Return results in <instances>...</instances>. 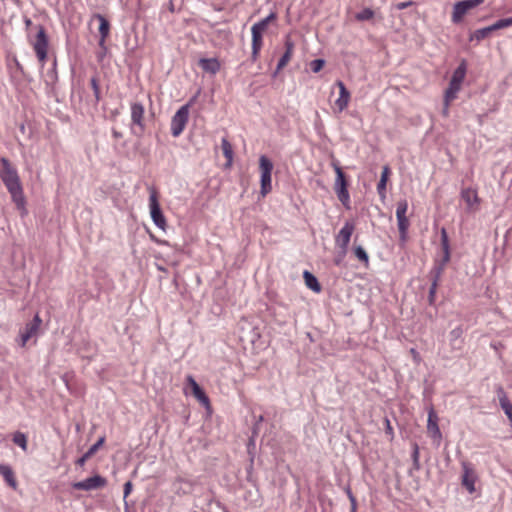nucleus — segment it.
Here are the masks:
<instances>
[{
	"instance_id": "obj_1",
	"label": "nucleus",
	"mask_w": 512,
	"mask_h": 512,
	"mask_svg": "<svg viewBox=\"0 0 512 512\" xmlns=\"http://www.w3.org/2000/svg\"><path fill=\"white\" fill-rule=\"evenodd\" d=\"M0 179L11 196L12 202L19 210L21 216L27 215V200L16 167L6 157L0 158Z\"/></svg>"
},
{
	"instance_id": "obj_2",
	"label": "nucleus",
	"mask_w": 512,
	"mask_h": 512,
	"mask_svg": "<svg viewBox=\"0 0 512 512\" xmlns=\"http://www.w3.org/2000/svg\"><path fill=\"white\" fill-rule=\"evenodd\" d=\"M335 174L336 179L334 183V190L337 194V197L339 201L343 204L344 207L347 209L350 208V194L347 189L348 183L346 180L345 173L343 172L342 168L340 167L339 163L337 161H334L331 163Z\"/></svg>"
},
{
	"instance_id": "obj_3",
	"label": "nucleus",
	"mask_w": 512,
	"mask_h": 512,
	"mask_svg": "<svg viewBox=\"0 0 512 512\" xmlns=\"http://www.w3.org/2000/svg\"><path fill=\"white\" fill-rule=\"evenodd\" d=\"M259 169L261 173L260 193L262 196H266L272 190V161L267 156L261 155L259 158Z\"/></svg>"
},
{
	"instance_id": "obj_4",
	"label": "nucleus",
	"mask_w": 512,
	"mask_h": 512,
	"mask_svg": "<svg viewBox=\"0 0 512 512\" xmlns=\"http://www.w3.org/2000/svg\"><path fill=\"white\" fill-rule=\"evenodd\" d=\"M36 30V37L31 44L39 62L41 63V66H43L47 58L49 41L45 28L42 25H38Z\"/></svg>"
},
{
	"instance_id": "obj_5",
	"label": "nucleus",
	"mask_w": 512,
	"mask_h": 512,
	"mask_svg": "<svg viewBox=\"0 0 512 512\" xmlns=\"http://www.w3.org/2000/svg\"><path fill=\"white\" fill-rule=\"evenodd\" d=\"M149 208H150V215L152 218L153 223L161 230L165 231L167 228V222L165 219V216L163 215V212L161 210L159 201H158V195L155 189H151L150 196H149Z\"/></svg>"
},
{
	"instance_id": "obj_6",
	"label": "nucleus",
	"mask_w": 512,
	"mask_h": 512,
	"mask_svg": "<svg viewBox=\"0 0 512 512\" xmlns=\"http://www.w3.org/2000/svg\"><path fill=\"white\" fill-rule=\"evenodd\" d=\"M189 119V104L181 106L171 119V134L178 137L185 129Z\"/></svg>"
},
{
	"instance_id": "obj_7",
	"label": "nucleus",
	"mask_w": 512,
	"mask_h": 512,
	"mask_svg": "<svg viewBox=\"0 0 512 512\" xmlns=\"http://www.w3.org/2000/svg\"><path fill=\"white\" fill-rule=\"evenodd\" d=\"M408 210V202L403 199L398 201L396 207V218H397V226L399 230L400 240L406 241L407 232L410 225L408 218L406 217V213Z\"/></svg>"
},
{
	"instance_id": "obj_8",
	"label": "nucleus",
	"mask_w": 512,
	"mask_h": 512,
	"mask_svg": "<svg viewBox=\"0 0 512 512\" xmlns=\"http://www.w3.org/2000/svg\"><path fill=\"white\" fill-rule=\"evenodd\" d=\"M483 2L484 0H463L456 2L453 6L451 21L454 24L460 23L469 10L477 7Z\"/></svg>"
},
{
	"instance_id": "obj_9",
	"label": "nucleus",
	"mask_w": 512,
	"mask_h": 512,
	"mask_svg": "<svg viewBox=\"0 0 512 512\" xmlns=\"http://www.w3.org/2000/svg\"><path fill=\"white\" fill-rule=\"evenodd\" d=\"M106 485V478L97 474L82 481L73 483L72 487L76 490L91 491L101 489Z\"/></svg>"
},
{
	"instance_id": "obj_10",
	"label": "nucleus",
	"mask_w": 512,
	"mask_h": 512,
	"mask_svg": "<svg viewBox=\"0 0 512 512\" xmlns=\"http://www.w3.org/2000/svg\"><path fill=\"white\" fill-rule=\"evenodd\" d=\"M354 230L355 225L350 221H346L335 237V243L341 250H343V255H346L347 253V248Z\"/></svg>"
},
{
	"instance_id": "obj_11",
	"label": "nucleus",
	"mask_w": 512,
	"mask_h": 512,
	"mask_svg": "<svg viewBox=\"0 0 512 512\" xmlns=\"http://www.w3.org/2000/svg\"><path fill=\"white\" fill-rule=\"evenodd\" d=\"M427 432L429 436L439 445L442 439V433L438 426V415L433 407L428 411Z\"/></svg>"
},
{
	"instance_id": "obj_12",
	"label": "nucleus",
	"mask_w": 512,
	"mask_h": 512,
	"mask_svg": "<svg viewBox=\"0 0 512 512\" xmlns=\"http://www.w3.org/2000/svg\"><path fill=\"white\" fill-rule=\"evenodd\" d=\"M41 323L42 319L40 318L39 314H36L33 320L26 324L24 330L20 334L22 347L26 345L30 338L37 334Z\"/></svg>"
},
{
	"instance_id": "obj_13",
	"label": "nucleus",
	"mask_w": 512,
	"mask_h": 512,
	"mask_svg": "<svg viewBox=\"0 0 512 512\" xmlns=\"http://www.w3.org/2000/svg\"><path fill=\"white\" fill-rule=\"evenodd\" d=\"M131 110V123L140 128L141 131L144 130V113L145 109L142 103L133 102L130 105Z\"/></svg>"
},
{
	"instance_id": "obj_14",
	"label": "nucleus",
	"mask_w": 512,
	"mask_h": 512,
	"mask_svg": "<svg viewBox=\"0 0 512 512\" xmlns=\"http://www.w3.org/2000/svg\"><path fill=\"white\" fill-rule=\"evenodd\" d=\"M463 475H462V485L470 492L473 493L475 491V481L476 476L474 470L471 468L469 463L463 462Z\"/></svg>"
},
{
	"instance_id": "obj_15",
	"label": "nucleus",
	"mask_w": 512,
	"mask_h": 512,
	"mask_svg": "<svg viewBox=\"0 0 512 512\" xmlns=\"http://www.w3.org/2000/svg\"><path fill=\"white\" fill-rule=\"evenodd\" d=\"M284 45H285V52L278 61L275 74H277L280 70H282L288 64V62L291 60L292 55H293L295 45L289 36L286 37Z\"/></svg>"
},
{
	"instance_id": "obj_16",
	"label": "nucleus",
	"mask_w": 512,
	"mask_h": 512,
	"mask_svg": "<svg viewBox=\"0 0 512 512\" xmlns=\"http://www.w3.org/2000/svg\"><path fill=\"white\" fill-rule=\"evenodd\" d=\"M496 393L500 407L502 408V410L504 411L505 415L508 417L512 425V403L508 399L507 393L505 392L502 386H497Z\"/></svg>"
},
{
	"instance_id": "obj_17",
	"label": "nucleus",
	"mask_w": 512,
	"mask_h": 512,
	"mask_svg": "<svg viewBox=\"0 0 512 512\" xmlns=\"http://www.w3.org/2000/svg\"><path fill=\"white\" fill-rule=\"evenodd\" d=\"M336 85L339 88V97L335 101V105L337 106L338 110L341 112L345 110L349 104L350 101V92L347 90L345 84L338 80L336 82Z\"/></svg>"
},
{
	"instance_id": "obj_18",
	"label": "nucleus",
	"mask_w": 512,
	"mask_h": 512,
	"mask_svg": "<svg viewBox=\"0 0 512 512\" xmlns=\"http://www.w3.org/2000/svg\"><path fill=\"white\" fill-rule=\"evenodd\" d=\"M251 34H252L251 58L253 61H256L258 59L260 50L263 46V38H262L263 32H260V31H257L256 29L251 28Z\"/></svg>"
},
{
	"instance_id": "obj_19",
	"label": "nucleus",
	"mask_w": 512,
	"mask_h": 512,
	"mask_svg": "<svg viewBox=\"0 0 512 512\" xmlns=\"http://www.w3.org/2000/svg\"><path fill=\"white\" fill-rule=\"evenodd\" d=\"M187 381L192 388L193 395L203 405H209V398L199 384L195 381L192 376L187 377Z\"/></svg>"
},
{
	"instance_id": "obj_20",
	"label": "nucleus",
	"mask_w": 512,
	"mask_h": 512,
	"mask_svg": "<svg viewBox=\"0 0 512 512\" xmlns=\"http://www.w3.org/2000/svg\"><path fill=\"white\" fill-rule=\"evenodd\" d=\"M199 66L205 72L210 74H216L220 70V62L216 58H201L199 60Z\"/></svg>"
},
{
	"instance_id": "obj_21",
	"label": "nucleus",
	"mask_w": 512,
	"mask_h": 512,
	"mask_svg": "<svg viewBox=\"0 0 512 512\" xmlns=\"http://www.w3.org/2000/svg\"><path fill=\"white\" fill-rule=\"evenodd\" d=\"M0 475L4 478L5 482L13 489L17 488V480L14 472L9 465L0 463Z\"/></svg>"
},
{
	"instance_id": "obj_22",
	"label": "nucleus",
	"mask_w": 512,
	"mask_h": 512,
	"mask_svg": "<svg viewBox=\"0 0 512 512\" xmlns=\"http://www.w3.org/2000/svg\"><path fill=\"white\" fill-rule=\"evenodd\" d=\"M95 18L98 19V21H99V33H100L99 45L103 46L106 38L109 35L110 24H109L108 20L101 14H96Z\"/></svg>"
},
{
	"instance_id": "obj_23",
	"label": "nucleus",
	"mask_w": 512,
	"mask_h": 512,
	"mask_svg": "<svg viewBox=\"0 0 512 512\" xmlns=\"http://www.w3.org/2000/svg\"><path fill=\"white\" fill-rule=\"evenodd\" d=\"M461 198L465 201L469 208H472L474 205H477L480 202L477 191L473 188L463 189L461 191Z\"/></svg>"
},
{
	"instance_id": "obj_24",
	"label": "nucleus",
	"mask_w": 512,
	"mask_h": 512,
	"mask_svg": "<svg viewBox=\"0 0 512 512\" xmlns=\"http://www.w3.org/2000/svg\"><path fill=\"white\" fill-rule=\"evenodd\" d=\"M448 262H444V257L441 261L436 262L432 269L429 272L431 277V282H435V284L439 285L440 278L444 272L445 266Z\"/></svg>"
},
{
	"instance_id": "obj_25",
	"label": "nucleus",
	"mask_w": 512,
	"mask_h": 512,
	"mask_svg": "<svg viewBox=\"0 0 512 512\" xmlns=\"http://www.w3.org/2000/svg\"><path fill=\"white\" fill-rule=\"evenodd\" d=\"M467 71V64L465 60H462L459 66L454 70L452 77L450 79L451 82L455 84L462 85V82L465 79Z\"/></svg>"
},
{
	"instance_id": "obj_26",
	"label": "nucleus",
	"mask_w": 512,
	"mask_h": 512,
	"mask_svg": "<svg viewBox=\"0 0 512 512\" xmlns=\"http://www.w3.org/2000/svg\"><path fill=\"white\" fill-rule=\"evenodd\" d=\"M389 174L390 168L388 166H384L382 169L380 180L377 184V192L381 198H385L386 196V184L388 181Z\"/></svg>"
},
{
	"instance_id": "obj_27",
	"label": "nucleus",
	"mask_w": 512,
	"mask_h": 512,
	"mask_svg": "<svg viewBox=\"0 0 512 512\" xmlns=\"http://www.w3.org/2000/svg\"><path fill=\"white\" fill-rule=\"evenodd\" d=\"M440 235H441V248L443 251L444 262H449L450 258H451L450 244H449L448 233L444 227L441 228Z\"/></svg>"
},
{
	"instance_id": "obj_28",
	"label": "nucleus",
	"mask_w": 512,
	"mask_h": 512,
	"mask_svg": "<svg viewBox=\"0 0 512 512\" xmlns=\"http://www.w3.org/2000/svg\"><path fill=\"white\" fill-rule=\"evenodd\" d=\"M303 278L305 280L306 286L311 289L314 292H320L321 291V285L318 281V279L309 271H304Z\"/></svg>"
},
{
	"instance_id": "obj_29",
	"label": "nucleus",
	"mask_w": 512,
	"mask_h": 512,
	"mask_svg": "<svg viewBox=\"0 0 512 512\" xmlns=\"http://www.w3.org/2000/svg\"><path fill=\"white\" fill-rule=\"evenodd\" d=\"M276 19H277V13L272 11L269 13V15L267 17L254 23L251 28L256 29L257 31H260V32H264L267 29L268 25L271 22L275 21Z\"/></svg>"
},
{
	"instance_id": "obj_30",
	"label": "nucleus",
	"mask_w": 512,
	"mask_h": 512,
	"mask_svg": "<svg viewBox=\"0 0 512 512\" xmlns=\"http://www.w3.org/2000/svg\"><path fill=\"white\" fill-rule=\"evenodd\" d=\"M460 89L461 85L455 84L454 82L450 81L444 93L445 102H452L453 100H455Z\"/></svg>"
},
{
	"instance_id": "obj_31",
	"label": "nucleus",
	"mask_w": 512,
	"mask_h": 512,
	"mask_svg": "<svg viewBox=\"0 0 512 512\" xmlns=\"http://www.w3.org/2000/svg\"><path fill=\"white\" fill-rule=\"evenodd\" d=\"M221 149L223 152L224 157L227 160V166H230L233 161V148L231 143L227 140V138H222L221 140Z\"/></svg>"
},
{
	"instance_id": "obj_32",
	"label": "nucleus",
	"mask_w": 512,
	"mask_h": 512,
	"mask_svg": "<svg viewBox=\"0 0 512 512\" xmlns=\"http://www.w3.org/2000/svg\"><path fill=\"white\" fill-rule=\"evenodd\" d=\"M12 441L15 445L19 446L24 452L27 451L28 440H27V436L24 433H22L20 431L15 432L13 434Z\"/></svg>"
},
{
	"instance_id": "obj_33",
	"label": "nucleus",
	"mask_w": 512,
	"mask_h": 512,
	"mask_svg": "<svg viewBox=\"0 0 512 512\" xmlns=\"http://www.w3.org/2000/svg\"><path fill=\"white\" fill-rule=\"evenodd\" d=\"M491 28L490 26H487V27H484V28H481V29H477L476 31H474L470 37H469V40L470 41H477V42H480L482 41L483 39H485L486 37H488L491 33Z\"/></svg>"
},
{
	"instance_id": "obj_34",
	"label": "nucleus",
	"mask_w": 512,
	"mask_h": 512,
	"mask_svg": "<svg viewBox=\"0 0 512 512\" xmlns=\"http://www.w3.org/2000/svg\"><path fill=\"white\" fill-rule=\"evenodd\" d=\"M512 26V17L502 18L490 25L491 31H496L500 29H505Z\"/></svg>"
},
{
	"instance_id": "obj_35",
	"label": "nucleus",
	"mask_w": 512,
	"mask_h": 512,
	"mask_svg": "<svg viewBox=\"0 0 512 512\" xmlns=\"http://www.w3.org/2000/svg\"><path fill=\"white\" fill-rule=\"evenodd\" d=\"M354 254L361 262L365 264L366 267L369 265L368 253L361 245L354 247Z\"/></svg>"
},
{
	"instance_id": "obj_36",
	"label": "nucleus",
	"mask_w": 512,
	"mask_h": 512,
	"mask_svg": "<svg viewBox=\"0 0 512 512\" xmlns=\"http://www.w3.org/2000/svg\"><path fill=\"white\" fill-rule=\"evenodd\" d=\"M412 470H415V471H418L420 470V454H419V446L418 444L414 443L413 444V451H412Z\"/></svg>"
},
{
	"instance_id": "obj_37",
	"label": "nucleus",
	"mask_w": 512,
	"mask_h": 512,
	"mask_svg": "<svg viewBox=\"0 0 512 512\" xmlns=\"http://www.w3.org/2000/svg\"><path fill=\"white\" fill-rule=\"evenodd\" d=\"M374 17V11L371 8H364L362 11L355 14V19L358 21L371 20Z\"/></svg>"
},
{
	"instance_id": "obj_38",
	"label": "nucleus",
	"mask_w": 512,
	"mask_h": 512,
	"mask_svg": "<svg viewBox=\"0 0 512 512\" xmlns=\"http://www.w3.org/2000/svg\"><path fill=\"white\" fill-rule=\"evenodd\" d=\"M90 85H91V88L94 92V96H95V102L98 103L100 101V86H99V82H98V79L97 77H92L90 79Z\"/></svg>"
},
{
	"instance_id": "obj_39",
	"label": "nucleus",
	"mask_w": 512,
	"mask_h": 512,
	"mask_svg": "<svg viewBox=\"0 0 512 512\" xmlns=\"http://www.w3.org/2000/svg\"><path fill=\"white\" fill-rule=\"evenodd\" d=\"M58 80L57 70H56V60H54L53 67L51 70L47 72V80L46 83L54 84Z\"/></svg>"
},
{
	"instance_id": "obj_40",
	"label": "nucleus",
	"mask_w": 512,
	"mask_h": 512,
	"mask_svg": "<svg viewBox=\"0 0 512 512\" xmlns=\"http://www.w3.org/2000/svg\"><path fill=\"white\" fill-rule=\"evenodd\" d=\"M437 288H438V285L435 284V282H431V286L429 288V293H428V303L430 305H433L435 303Z\"/></svg>"
},
{
	"instance_id": "obj_41",
	"label": "nucleus",
	"mask_w": 512,
	"mask_h": 512,
	"mask_svg": "<svg viewBox=\"0 0 512 512\" xmlns=\"http://www.w3.org/2000/svg\"><path fill=\"white\" fill-rule=\"evenodd\" d=\"M325 64V61L323 59H315L311 61L310 68L314 73L319 72Z\"/></svg>"
},
{
	"instance_id": "obj_42",
	"label": "nucleus",
	"mask_w": 512,
	"mask_h": 512,
	"mask_svg": "<svg viewBox=\"0 0 512 512\" xmlns=\"http://www.w3.org/2000/svg\"><path fill=\"white\" fill-rule=\"evenodd\" d=\"M104 442L105 437H100L98 441L87 450L88 454L93 456L98 451V449L103 445Z\"/></svg>"
},
{
	"instance_id": "obj_43",
	"label": "nucleus",
	"mask_w": 512,
	"mask_h": 512,
	"mask_svg": "<svg viewBox=\"0 0 512 512\" xmlns=\"http://www.w3.org/2000/svg\"><path fill=\"white\" fill-rule=\"evenodd\" d=\"M132 488H133V486H132V483L130 481H128V482H126L124 484V504H125V506H128L126 498L131 493Z\"/></svg>"
},
{
	"instance_id": "obj_44",
	"label": "nucleus",
	"mask_w": 512,
	"mask_h": 512,
	"mask_svg": "<svg viewBox=\"0 0 512 512\" xmlns=\"http://www.w3.org/2000/svg\"><path fill=\"white\" fill-rule=\"evenodd\" d=\"M384 423H385L386 434H388L391 438H393V436H394L393 428H392L390 420L387 417L384 419Z\"/></svg>"
},
{
	"instance_id": "obj_45",
	"label": "nucleus",
	"mask_w": 512,
	"mask_h": 512,
	"mask_svg": "<svg viewBox=\"0 0 512 512\" xmlns=\"http://www.w3.org/2000/svg\"><path fill=\"white\" fill-rule=\"evenodd\" d=\"M92 457L90 454H88V452L86 451L77 461H76V464L79 465V466H83L85 464V462L90 458Z\"/></svg>"
},
{
	"instance_id": "obj_46",
	"label": "nucleus",
	"mask_w": 512,
	"mask_h": 512,
	"mask_svg": "<svg viewBox=\"0 0 512 512\" xmlns=\"http://www.w3.org/2000/svg\"><path fill=\"white\" fill-rule=\"evenodd\" d=\"M350 504H351V507H350V512H357V500H356V497L354 495H350Z\"/></svg>"
},
{
	"instance_id": "obj_47",
	"label": "nucleus",
	"mask_w": 512,
	"mask_h": 512,
	"mask_svg": "<svg viewBox=\"0 0 512 512\" xmlns=\"http://www.w3.org/2000/svg\"><path fill=\"white\" fill-rule=\"evenodd\" d=\"M462 330L461 328H455L450 332L451 339H457L461 336Z\"/></svg>"
},
{
	"instance_id": "obj_48",
	"label": "nucleus",
	"mask_w": 512,
	"mask_h": 512,
	"mask_svg": "<svg viewBox=\"0 0 512 512\" xmlns=\"http://www.w3.org/2000/svg\"><path fill=\"white\" fill-rule=\"evenodd\" d=\"M344 257L345 255H343V250H341L338 256L334 259V264L336 266H340L342 264Z\"/></svg>"
},
{
	"instance_id": "obj_49",
	"label": "nucleus",
	"mask_w": 512,
	"mask_h": 512,
	"mask_svg": "<svg viewBox=\"0 0 512 512\" xmlns=\"http://www.w3.org/2000/svg\"><path fill=\"white\" fill-rule=\"evenodd\" d=\"M411 5H412L411 1H409V2H400V3L397 4V9L404 10V9L408 8L409 6H411Z\"/></svg>"
},
{
	"instance_id": "obj_50",
	"label": "nucleus",
	"mask_w": 512,
	"mask_h": 512,
	"mask_svg": "<svg viewBox=\"0 0 512 512\" xmlns=\"http://www.w3.org/2000/svg\"><path fill=\"white\" fill-rule=\"evenodd\" d=\"M450 103H451V102H445V101H444V107H443V110H442V114H443L444 116H448V114H449V106H450Z\"/></svg>"
},
{
	"instance_id": "obj_51",
	"label": "nucleus",
	"mask_w": 512,
	"mask_h": 512,
	"mask_svg": "<svg viewBox=\"0 0 512 512\" xmlns=\"http://www.w3.org/2000/svg\"><path fill=\"white\" fill-rule=\"evenodd\" d=\"M112 136L115 139H121L123 137V134H122V132H120V131H118V130L113 128L112 129Z\"/></svg>"
},
{
	"instance_id": "obj_52",
	"label": "nucleus",
	"mask_w": 512,
	"mask_h": 512,
	"mask_svg": "<svg viewBox=\"0 0 512 512\" xmlns=\"http://www.w3.org/2000/svg\"><path fill=\"white\" fill-rule=\"evenodd\" d=\"M345 492L347 494L348 499H350V495H354L349 486L345 488Z\"/></svg>"
},
{
	"instance_id": "obj_53",
	"label": "nucleus",
	"mask_w": 512,
	"mask_h": 512,
	"mask_svg": "<svg viewBox=\"0 0 512 512\" xmlns=\"http://www.w3.org/2000/svg\"><path fill=\"white\" fill-rule=\"evenodd\" d=\"M411 353H412V355H415V356L417 355V352L414 348L411 349Z\"/></svg>"
},
{
	"instance_id": "obj_54",
	"label": "nucleus",
	"mask_w": 512,
	"mask_h": 512,
	"mask_svg": "<svg viewBox=\"0 0 512 512\" xmlns=\"http://www.w3.org/2000/svg\"><path fill=\"white\" fill-rule=\"evenodd\" d=\"M31 24V20L27 19L26 20V25H30Z\"/></svg>"
},
{
	"instance_id": "obj_55",
	"label": "nucleus",
	"mask_w": 512,
	"mask_h": 512,
	"mask_svg": "<svg viewBox=\"0 0 512 512\" xmlns=\"http://www.w3.org/2000/svg\"><path fill=\"white\" fill-rule=\"evenodd\" d=\"M124 512H130V511H129V510H128V508L126 507Z\"/></svg>"
}]
</instances>
